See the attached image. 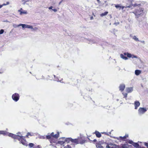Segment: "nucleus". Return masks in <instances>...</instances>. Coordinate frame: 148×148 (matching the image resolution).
Returning a JSON list of instances; mask_svg holds the SVG:
<instances>
[{
    "label": "nucleus",
    "instance_id": "052dcab7",
    "mask_svg": "<svg viewBox=\"0 0 148 148\" xmlns=\"http://www.w3.org/2000/svg\"><path fill=\"white\" fill-rule=\"evenodd\" d=\"M54 77H55V75H54Z\"/></svg>",
    "mask_w": 148,
    "mask_h": 148
},
{
    "label": "nucleus",
    "instance_id": "6e6552de",
    "mask_svg": "<svg viewBox=\"0 0 148 148\" xmlns=\"http://www.w3.org/2000/svg\"><path fill=\"white\" fill-rule=\"evenodd\" d=\"M51 135L52 137H54L55 138H58L59 136V132H58L57 133L55 134H54L53 132H52L51 134Z\"/></svg>",
    "mask_w": 148,
    "mask_h": 148
},
{
    "label": "nucleus",
    "instance_id": "a878e982",
    "mask_svg": "<svg viewBox=\"0 0 148 148\" xmlns=\"http://www.w3.org/2000/svg\"><path fill=\"white\" fill-rule=\"evenodd\" d=\"M33 133L31 134L29 132H28L26 136L27 137H28L29 136H32L33 135Z\"/></svg>",
    "mask_w": 148,
    "mask_h": 148
},
{
    "label": "nucleus",
    "instance_id": "6e6d98bb",
    "mask_svg": "<svg viewBox=\"0 0 148 148\" xmlns=\"http://www.w3.org/2000/svg\"><path fill=\"white\" fill-rule=\"evenodd\" d=\"M20 10H21V11H23V9L22 8L20 9Z\"/></svg>",
    "mask_w": 148,
    "mask_h": 148
},
{
    "label": "nucleus",
    "instance_id": "4d7b16f0",
    "mask_svg": "<svg viewBox=\"0 0 148 148\" xmlns=\"http://www.w3.org/2000/svg\"><path fill=\"white\" fill-rule=\"evenodd\" d=\"M37 148H40L39 146L38 145L37 146Z\"/></svg>",
    "mask_w": 148,
    "mask_h": 148
},
{
    "label": "nucleus",
    "instance_id": "7c9ffc66",
    "mask_svg": "<svg viewBox=\"0 0 148 148\" xmlns=\"http://www.w3.org/2000/svg\"><path fill=\"white\" fill-rule=\"evenodd\" d=\"M122 94L123 95H124V97H127V93H122Z\"/></svg>",
    "mask_w": 148,
    "mask_h": 148
},
{
    "label": "nucleus",
    "instance_id": "f3484780",
    "mask_svg": "<svg viewBox=\"0 0 148 148\" xmlns=\"http://www.w3.org/2000/svg\"><path fill=\"white\" fill-rule=\"evenodd\" d=\"M8 133L5 131H0V134H2L3 135H6L8 134Z\"/></svg>",
    "mask_w": 148,
    "mask_h": 148
},
{
    "label": "nucleus",
    "instance_id": "13d9d810",
    "mask_svg": "<svg viewBox=\"0 0 148 148\" xmlns=\"http://www.w3.org/2000/svg\"><path fill=\"white\" fill-rule=\"evenodd\" d=\"M1 73L0 72V73Z\"/></svg>",
    "mask_w": 148,
    "mask_h": 148
},
{
    "label": "nucleus",
    "instance_id": "6ab92c4d",
    "mask_svg": "<svg viewBox=\"0 0 148 148\" xmlns=\"http://www.w3.org/2000/svg\"><path fill=\"white\" fill-rule=\"evenodd\" d=\"M108 12H106L103 13H102L100 14V16L101 17L104 16L108 14Z\"/></svg>",
    "mask_w": 148,
    "mask_h": 148
},
{
    "label": "nucleus",
    "instance_id": "79ce46f5",
    "mask_svg": "<svg viewBox=\"0 0 148 148\" xmlns=\"http://www.w3.org/2000/svg\"><path fill=\"white\" fill-rule=\"evenodd\" d=\"M123 53V55L124 56H127V53Z\"/></svg>",
    "mask_w": 148,
    "mask_h": 148
},
{
    "label": "nucleus",
    "instance_id": "c9c22d12",
    "mask_svg": "<svg viewBox=\"0 0 148 148\" xmlns=\"http://www.w3.org/2000/svg\"><path fill=\"white\" fill-rule=\"evenodd\" d=\"M140 4H137V3H135L133 5H132V6L133 7H136V6H138V5H140Z\"/></svg>",
    "mask_w": 148,
    "mask_h": 148
},
{
    "label": "nucleus",
    "instance_id": "0eeeda50",
    "mask_svg": "<svg viewBox=\"0 0 148 148\" xmlns=\"http://www.w3.org/2000/svg\"><path fill=\"white\" fill-rule=\"evenodd\" d=\"M134 105L135 106V109H137L138 108V107L140 106V103L138 101H135Z\"/></svg>",
    "mask_w": 148,
    "mask_h": 148
},
{
    "label": "nucleus",
    "instance_id": "2f4dec72",
    "mask_svg": "<svg viewBox=\"0 0 148 148\" xmlns=\"http://www.w3.org/2000/svg\"><path fill=\"white\" fill-rule=\"evenodd\" d=\"M4 32V30L2 29L0 30V34H2Z\"/></svg>",
    "mask_w": 148,
    "mask_h": 148
},
{
    "label": "nucleus",
    "instance_id": "8fccbe9b",
    "mask_svg": "<svg viewBox=\"0 0 148 148\" xmlns=\"http://www.w3.org/2000/svg\"><path fill=\"white\" fill-rule=\"evenodd\" d=\"M121 8L122 9H123L125 7L124 6H121Z\"/></svg>",
    "mask_w": 148,
    "mask_h": 148
},
{
    "label": "nucleus",
    "instance_id": "f8f14e48",
    "mask_svg": "<svg viewBox=\"0 0 148 148\" xmlns=\"http://www.w3.org/2000/svg\"><path fill=\"white\" fill-rule=\"evenodd\" d=\"M126 92L128 93L131 92L133 90L132 87L127 88L126 89Z\"/></svg>",
    "mask_w": 148,
    "mask_h": 148
},
{
    "label": "nucleus",
    "instance_id": "9d476101",
    "mask_svg": "<svg viewBox=\"0 0 148 148\" xmlns=\"http://www.w3.org/2000/svg\"><path fill=\"white\" fill-rule=\"evenodd\" d=\"M65 140L63 139V138H60L59 141H58V143L61 145H63L65 143Z\"/></svg>",
    "mask_w": 148,
    "mask_h": 148
},
{
    "label": "nucleus",
    "instance_id": "58836bf2",
    "mask_svg": "<svg viewBox=\"0 0 148 148\" xmlns=\"http://www.w3.org/2000/svg\"><path fill=\"white\" fill-rule=\"evenodd\" d=\"M132 7V5L131 4L130 5H127L126 7H129L130 8Z\"/></svg>",
    "mask_w": 148,
    "mask_h": 148
},
{
    "label": "nucleus",
    "instance_id": "aec40b11",
    "mask_svg": "<svg viewBox=\"0 0 148 148\" xmlns=\"http://www.w3.org/2000/svg\"><path fill=\"white\" fill-rule=\"evenodd\" d=\"M27 14V12L26 10H23L22 11V12H21V14H20V15H22L23 14Z\"/></svg>",
    "mask_w": 148,
    "mask_h": 148
},
{
    "label": "nucleus",
    "instance_id": "4be33fe9",
    "mask_svg": "<svg viewBox=\"0 0 148 148\" xmlns=\"http://www.w3.org/2000/svg\"><path fill=\"white\" fill-rule=\"evenodd\" d=\"M133 145L136 148H138L139 146V145L137 143H134Z\"/></svg>",
    "mask_w": 148,
    "mask_h": 148
},
{
    "label": "nucleus",
    "instance_id": "39448f33",
    "mask_svg": "<svg viewBox=\"0 0 148 148\" xmlns=\"http://www.w3.org/2000/svg\"><path fill=\"white\" fill-rule=\"evenodd\" d=\"M12 98L15 101H17L19 99V95L18 93H15L13 95Z\"/></svg>",
    "mask_w": 148,
    "mask_h": 148
},
{
    "label": "nucleus",
    "instance_id": "4468645a",
    "mask_svg": "<svg viewBox=\"0 0 148 148\" xmlns=\"http://www.w3.org/2000/svg\"><path fill=\"white\" fill-rule=\"evenodd\" d=\"M141 73V70H136L135 71V74L136 75H138Z\"/></svg>",
    "mask_w": 148,
    "mask_h": 148
},
{
    "label": "nucleus",
    "instance_id": "a19ab883",
    "mask_svg": "<svg viewBox=\"0 0 148 148\" xmlns=\"http://www.w3.org/2000/svg\"><path fill=\"white\" fill-rule=\"evenodd\" d=\"M140 42L142 43H143L144 44H145V41L144 40H142V41H140Z\"/></svg>",
    "mask_w": 148,
    "mask_h": 148
},
{
    "label": "nucleus",
    "instance_id": "de8ad7c7",
    "mask_svg": "<svg viewBox=\"0 0 148 148\" xmlns=\"http://www.w3.org/2000/svg\"><path fill=\"white\" fill-rule=\"evenodd\" d=\"M93 19V17L92 16H91V17H90V19L91 20H92Z\"/></svg>",
    "mask_w": 148,
    "mask_h": 148
},
{
    "label": "nucleus",
    "instance_id": "ea45409f",
    "mask_svg": "<svg viewBox=\"0 0 148 148\" xmlns=\"http://www.w3.org/2000/svg\"><path fill=\"white\" fill-rule=\"evenodd\" d=\"M52 10L55 12H56L57 11V10L56 9H52Z\"/></svg>",
    "mask_w": 148,
    "mask_h": 148
},
{
    "label": "nucleus",
    "instance_id": "09e8293b",
    "mask_svg": "<svg viewBox=\"0 0 148 148\" xmlns=\"http://www.w3.org/2000/svg\"><path fill=\"white\" fill-rule=\"evenodd\" d=\"M63 1V0H62L61 1H60L59 3V5H60L61 4V3H62V2Z\"/></svg>",
    "mask_w": 148,
    "mask_h": 148
},
{
    "label": "nucleus",
    "instance_id": "a18cd8bd",
    "mask_svg": "<svg viewBox=\"0 0 148 148\" xmlns=\"http://www.w3.org/2000/svg\"><path fill=\"white\" fill-rule=\"evenodd\" d=\"M22 11H21V10H18V12L20 13V14H21V12H22Z\"/></svg>",
    "mask_w": 148,
    "mask_h": 148
},
{
    "label": "nucleus",
    "instance_id": "7ed1b4c3",
    "mask_svg": "<svg viewBox=\"0 0 148 148\" xmlns=\"http://www.w3.org/2000/svg\"><path fill=\"white\" fill-rule=\"evenodd\" d=\"M147 111L146 108H140L138 110V114L140 115L144 114Z\"/></svg>",
    "mask_w": 148,
    "mask_h": 148
},
{
    "label": "nucleus",
    "instance_id": "3c124183",
    "mask_svg": "<svg viewBox=\"0 0 148 148\" xmlns=\"http://www.w3.org/2000/svg\"><path fill=\"white\" fill-rule=\"evenodd\" d=\"M2 5L3 6H5V5H6V4H5V3H3Z\"/></svg>",
    "mask_w": 148,
    "mask_h": 148
},
{
    "label": "nucleus",
    "instance_id": "c03bdc74",
    "mask_svg": "<svg viewBox=\"0 0 148 148\" xmlns=\"http://www.w3.org/2000/svg\"><path fill=\"white\" fill-rule=\"evenodd\" d=\"M53 8V6H51L49 8V9H52V8Z\"/></svg>",
    "mask_w": 148,
    "mask_h": 148
},
{
    "label": "nucleus",
    "instance_id": "2eb2a0df",
    "mask_svg": "<svg viewBox=\"0 0 148 148\" xmlns=\"http://www.w3.org/2000/svg\"><path fill=\"white\" fill-rule=\"evenodd\" d=\"M120 56L121 58L123 59L124 60H128V58L127 57H126L125 56H124L123 54H120Z\"/></svg>",
    "mask_w": 148,
    "mask_h": 148
},
{
    "label": "nucleus",
    "instance_id": "680f3d73",
    "mask_svg": "<svg viewBox=\"0 0 148 148\" xmlns=\"http://www.w3.org/2000/svg\"><path fill=\"white\" fill-rule=\"evenodd\" d=\"M19 134V132H18V133H17V134Z\"/></svg>",
    "mask_w": 148,
    "mask_h": 148
},
{
    "label": "nucleus",
    "instance_id": "412c9836",
    "mask_svg": "<svg viewBox=\"0 0 148 148\" xmlns=\"http://www.w3.org/2000/svg\"><path fill=\"white\" fill-rule=\"evenodd\" d=\"M133 39L135 40L136 41H139V40H138V38L137 37L135 36H134L132 37Z\"/></svg>",
    "mask_w": 148,
    "mask_h": 148
},
{
    "label": "nucleus",
    "instance_id": "49530a36",
    "mask_svg": "<svg viewBox=\"0 0 148 148\" xmlns=\"http://www.w3.org/2000/svg\"><path fill=\"white\" fill-rule=\"evenodd\" d=\"M10 4V3L9 2H6V5H9Z\"/></svg>",
    "mask_w": 148,
    "mask_h": 148
},
{
    "label": "nucleus",
    "instance_id": "1a4fd4ad",
    "mask_svg": "<svg viewBox=\"0 0 148 148\" xmlns=\"http://www.w3.org/2000/svg\"><path fill=\"white\" fill-rule=\"evenodd\" d=\"M127 56L128 58H138V57L137 56L134 55H132L131 54L129 53H127Z\"/></svg>",
    "mask_w": 148,
    "mask_h": 148
},
{
    "label": "nucleus",
    "instance_id": "f704fd0d",
    "mask_svg": "<svg viewBox=\"0 0 148 148\" xmlns=\"http://www.w3.org/2000/svg\"><path fill=\"white\" fill-rule=\"evenodd\" d=\"M64 148H71V147L70 145H67L65 146Z\"/></svg>",
    "mask_w": 148,
    "mask_h": 148
},
{
    "label": "nucleus",
    "instance_id": "20e7f679",
    "mask_svg": "<svg viewBox=\"0 0 148 148\" xmlns=\"http://www.w3.org/2000/svg\"><path fill=\"white\" fill-rule=\"evenodd\" d=\"M71 141L76 143L77 144L80 143L81 144H83L84 143L85 141L84 140H81L80 138L76 139H73Z\"/></svg>",
    "mask_w": 148,
    "mask_h": 148
},
{
    "label": "nucleus",
    "instance_id": "c756f323",
    "mask_svg": "<svg viewBox=\"0 0 148 148\" xmlns=\"http://www.w3.org/2000/svg\"><path fill=\"white\" fill-rule=\"evenodd\" d=\"M115 7L116 8H121V6H120V5L119 4H117V5H115Z\"/></svg>",
    "mask_w": 148,
    "mask_h": 148
},
{
    "label": "nucleus",
    "instance_id": "dca6fc26",
    "mask_svg": "<svg viewBox=\"0 0 148 148\" xmlns=\"http://www.w3.org/2000/svg\"><path fill=\"white\" fill-rule=\"evenodd\" d=\"M95 133L97 137L100 138L101 137V134L98 131H96Z\"/></svg>",
    "mask_w": 148,
    "mask_h": 148
},
{
    "label": "nucleus",
    "instance_id": "e433bc0d",
    "mask_svg": "<svg viewBox=\"0 0 148 148\" xmlns=\"http://www.w3.org/2000/svg\"><path fill=\"white\" fill-rule=\"evenodd\" d=\"M128 135H126L124 136L122 138L123 139H125V138H126L127 137H128Z\"/></svg>",
    "mask_w": 148,
    "mask_h": 148
},
{
    "label": "nucleus",
    "instance_id": "cd10ccee",
    "mask_svg": "<svg viewBox=\"0 0 148 148\" xmlns=\"http://www.w3.org/2000/svg\"><path fill=\"white\" fill-rule=\"evenodd\" d=\"M51 135H47L46 136V138L48 139H51Z\"/></svg>",
    "mask_w": 148,
    "mask_h": 148
},
{
    "label": "nucleus",
    "instance_id": "5701e85b",
    "mask_svg": "<svg viewBox=\"0 0 148 148\" xmlns=\"http://www.w3.org/2000/svg\"><path fill=\"white\" fill-rule=\"evenodd\" d=\"M21 24H20L18 25H17L16 24H13V26L15 28H16L17 27H19V26H21V25H21Z\"/></svg>",
    "mask_w": 148,
    "mask_h": 148
},
{
    "label": "nucleus",
    "instance_id": "c85d7f7f",
    "mask_svg": "<svg viewBox=\"0 0 148 148\" xmlns=\"http://www.w3.org/2000/svg\"><path fill=\"white\" fill-rule=\"evenodd\" d=\"M107 148H114L113 147L110 146L109 144H108L106 146Z\"/></svg>",
    "mask_w": 148,
    "mask_h": 148
},
{
    "label": "nucleus",
    "instance_id": "bb28decb",
    "mask_svg": "<svg viewBox=\"0 0 148 148\" xmlns=\"http://www.w3.org/2000/svg\"><path fill=\"white\" fill-rule=\"evenodd\" d=\"M29 0H22V1L23 2L24 4H25L26 3L29 2Z\"/></svg>",
    "mask_w": 148,
    "mask_h": 148
},
{
    "label": "nucleus",
    "instance_id": "72a5a7b5",
    "mask_svg": "<svg viewBox=\"0 0 148 148\" xmlns=\"http://www.w3.org/2000/svg\"><path fill=\"white\" fill-rule=\"evenodd\" d=\"M34 144H33V143H30L29 144V146L30 147H32L33 146H34Z\"/></svg>",
    "mask_w": 148,
    "mask_h": 148
},
{
    "label": "nucleus",
    "instance_id": "f03ea898",
    "mask_svg": "<svg viewBox=\"0 0 148 148\" xmlns=\"http://www.w3.org/2000/svg\"><path fill=\"white\" fill-rule=\"evenodd\" d=\"M144 10V9L143 8H140L136 10L133 13L136 16V18H138L140 16H142L143 14Z\"/></svg>",
    "mask_w": 148,
    "mask_h": 148
},
{
    "label": "nucleus",
    "instance_id": "5fc2aeb1",
    "mask_svg": "<svg viewBox=\"0 0 148 148\" xmlns=\"http://www.w3.org/2000/svg\"><path fill=\"white\" fill-rule=\"evenodd\" d=\"M93 141H94V142H95L96 141V139H94V140H93Z\"/></svg>",
    "mask_w": 148,
    "mask_h": 148
},
{
    "label": "nucleus",
    "instance_id": "bf43d9fd",
    "mask_svg": "<svg viewBox=\"0 0 148 148\" xmlns=\"http://www.w3.org/2000/svg\"><path fill=\"white\" fill-rule=\"evenodd\" d=\"M111 23H110V25H111Z\"/></svg>",
    "mask_w": 148,
    "mask_h": 148
},
{
    "label": "nucleus",
    "instance_id": "b1692460",
    "mask_svg": "<svg viewBox=\"0 0 148 148\" xmlns=\"http://www.w3.org/2000/svg\"><path fill=\"white\" fill-rule=\"evenodd\" d=\"M96 147L97 148H103L102 146L101 145L99 144H97L96 145Z\"/></svg>",
    "mask_w": 148,
    "mask_h": 148
},
{
    "label": "nucleus",
    "instance_id": "a211bd4d",
    "mask_svg": "<svg viewBox=\"0 0 148 148\" xmlns=\"http://www.w3.org/2000/svg\"><path fill=\"white\" fill-rule=\"evenodd\" d=\"M129 146L127 144H124L121 146V148H128Z\"/></svg>",
    "mask_w": 148,
    "mask_h": 148
},
{
    "label": "nucleus",
    "instance_id": "ddd939ff",
    "mask_svg": "<svg viewBox=\"0 0 148 148\" xmlns=\"http://www.w3.org/2000/svg\"><path fill=\"white\" fill-rule=\"evenodd\" d=\"M63 139H64V140H65V142H67L69 143L70 141H71L72 139L71 138H65L63 137Z\"/></svg>",
    "mask_w": 148,
    "mask_h": 148
},
{
    "label": "nucleus",
    "instance_id": "393cba45",
    "mask_svg": "<svg viewBox=\"0 0 148 148\" xmlns=\"http://www.w3.org/2000/svg\"><path fill=\"white\" fill-rule=\"evenodd\" d=\"M32 29V30L33 31H36L38 30V28L37 27H35L34 28H33L32 27V28L31 29Z\"/></svg>",
    "mask_w": 148,
    "mask_h": 148
},
{
    "label": "nucleus",
    "instance_id": "4c0bfd02",
    "mask_svg": "<svg viewBox=\"0 0 148 148\" xmlns=\"http://www.w3.org/2000/svg\"><path fill=\"white\" fill-rule=\"evenodd\" d=\"M109 145H110V146L111 147H113V146H114V144L112 143H110L109 144Z\"/></svg>",
    "mask_w": 148,
    "mask_h": 148
},
{
    "label": "nucleus",
    "instance_id": "9b49d317",
    "mask_svg": "<svg viewBox=\"0 0 148 148\" xmlns=\"http://www.w3.org/2000/svg\"><path fill=\"white\" fill-rule=\"evenodd\" d=\"M125 85L124 84H121L119 86L120 90L121 91H123L125 89Z\"/></svg>",
    "mask_w": 148,
    "mask_h": 148
},
{
    "label": "nucleus",
    "instance_id": "37998d69",
    "mask_svg": "<svg viewBox=\"0 0 148 148\" xmlns=\"http://www.w3.org/2000/svg\"><path fill=\"white\" fill-rule=\"evenodd\" d=\"M119 24V23L118 22V23H114V24L116 25H117L118 24Z\"/></svg>",
    "mask_w": 148,
    "mask_h": 148
},
{
    "label": "nucleus",
    "instance_id": "423d86ee",
    "mask_svg": "<svg viewBox=\"0 0 148 148\" xmlns=\"http://www.w3.org/2000/svg\"><path fill=\"white\" fill-rule=\"evenodd\" d=\"M21 25V26L23 28H29V29L32 28V25H29L21 24V25Z\"/></svg>",
    "mask_w": 148,
    "mask_h": 148
},
{
    "label": "nucleus",
    "instance_id": "f257e3e1",
    "mask_svg": "<svg viewBox=\"0 0 148 148\" xmlns=\"http://www.w3.org/2000/svg\"><path fill=\"white\" fill-rule=\"evenodd\" d=\"M8 135L13 138L18 139L23 145L26 146L27 145V142L23 138V136L14 134L11 133L8 134Z\"/></svg>",
    "mask_w": 148,
    "mask_h": 148
},
{
    "label": "nucleus",
    "instance_id": "603ef678",
    "mask_svg": "<svg viewBox=\"0 0 148 148\" xmlns=\"http://www.w3.org/2000/svg\"><path fill=\"white\" fill-rule=\"evenodd\" d=\"M3 7L2 5H0V8H1Z\"/></svg>",
    "mask_w": 148,
    "mask_h": 148
},
{
    "label": "nucleus",
    "instance_id": "864d4df0",
    "mask_svg": "<svg viewBox=\"0 0 148 148\" xmlns=\"http://www.w3.org/2000/svg\"><path fill=\"white\" fill-rule=\"evenodd\" d=\"M97 1L99 3H100V1L99 0H97Z\"/></svg>",
    "mask_w": 148,
    "mask_h": 148
},
{
    "label": "nucleus",
    "instance_id": "473e14b6",
    "mask_svg": "<svg viewBox=\"0 0 148 148\" xmlns=\"http://www.w3.org/2000/svg\"><path fill=\"white\" fill-rule=\"evenodd\" d=\"M129 143L130 144H132L133 145V143H134V142L130 140L129 141Z\"/></svg>",
    "mask_w": 148,
    "mask_h": 148
}]
</instances>
